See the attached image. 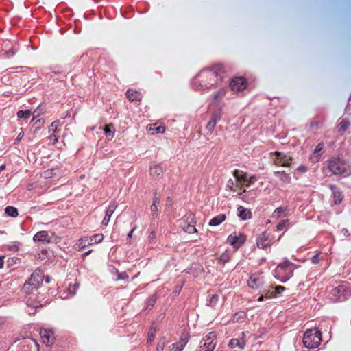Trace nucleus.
Segmentation results:
<instances>
[{"label": "nucleus", "instance_id": "nucleus-1", "mask_svg": "<svg viewBox=\"0 0 351 351\" xmlns=\"http://www.w3.org/2000/svg\"><path fill=\"white\" fill-rule=\"evenodd\" d=\"M320 341L321 333L316 328L308 329L304 332L303 343L306 348H317Z\"/></svg>", "mask_w": 351, "mask_h": 351}, {"label": "nucleus", "instance_id": "nucleus-2", "mask_svg": "<svg viewBox=\"0 0 351 351\" xmlns=\"http://www.w3.org/2000/svg\"><path fill=\"white\" fill-rule=\"evenodd\" d=\"M44 278V274L43 272L40 270L35 271L28 283H26L23 286V290L27 293H30V289L31 287H32V289H36L40 284L43 282Z\"/></svg>", "mask_w": 351, "mask_h": 351}, {"label": "nucleus", "instance_id": "nucleus-3", "mask_svg": "<svg viewBox=\"0 0 351 351\" xmlns=\"http://www.w3.org/2000/svg\"><path fill=\"white\" fill-rule=\"evenodd\" d=\"M234 177L236 178L237 186L240 189H243V191L245 192L244 188L250 186L254 182V178L249 176L246 173L240 171H234Z\"/></svg>", "mask_w": 351, "mask_h": 351}, {"label": "nucleus", "instance_id": "nucleus-4", "mask_svg": "<svg viewBox=\"0 0 351 351\" xmlns=\"http://www.w3.org/2000/svg\"><path fill=\"white\" fill-rule=\"evenodd\" d=\"M186 342L187 338L183 337L181 338L180 341L169 344L167 348H166L169 342L162 341L158 343L157 351H182Z\"/></svg>", "mask_w": 351, "mask_h": 351}, {"label": "nucleus", "instance_id": "nucleus-5", "mask_svg": "<svg viewBox=\"0 0 351 351\" xmlns=\"http://www.w3.org/2000/svg\"><path fill=\"white\" fill-rule=\"evenodd\" d=\"M246 241V236L240 232H234L227 237L228 243L235 250L240 248Z\"/></svg>", "mask_w": 351, "mask_h": 351}, {"label": "nucleus", "instance_id": "nucleus-6", "mask_svg": "<svg viewBox=\"0 0 351 351\" xmlns=\"http://www.w3.org/2000/svg\"><path fill=\"white\" fill-rule=\"evenodd\" d=\"M328 168L335 174H341L346 171L348 166L338 158L331 159L328 163Z\"/></svg>", "mask_w": 351, "mask_h": 351}, {"label": "nucleus", "instance_id": "nucleus-7", "mask_svg": "<svg viewBox=\"0 0 351 351\" xmlns=\"http://www.w3.org/2000/svg\"><path fill=\"white\" fill-rule=\"evenodd\" d=\"M43 342L47 346L52 345L56 339L55 332L52 329L44 328L40 331Z\"/></svg>", "mask_w": 351, "mask_h": 351}, {"label": "nucleus", "instance_id": "nucleus-8", "mask_svg": "<svg viewBox=\"0 0 351 351\" xmlns=\"http://www.w3.org/2000/svg\"><path fill=\"white\" fill-rule=\"evenodd\" d=\"M230 86L233 91L239 92L246 88L247 82L244 78L236 77L230 82Z\"/></svg>", "mask_w": 351, "mask_h": 351}, {"label": "nucleus", "instance_id": "nucleus-9", "mask_svg": "<svg viewBox=\"0 0 351 351\" xmlns=\"http://www.w3.org/2000/svg\"><path fill=\"white\" fill-rule=\"evenodd\" d=\"M271 243V239H270L269 234L264 232H263L257 239V246L259 248L264 249L266 247L269 246Z\"/></svg>", "mask_w": 351, "mask_h": 351}, {"label": "nucleus", "instance_id": "nucleus-10", "mask_svg": "<svg viewBox=\"0 0 351 351\" xmlns=\"http://www.w3.org/2000/svg\"><path fill=\"white\" fill-rule=\"evenodd\" d=\"M276 158L274 159V163L276 165L282 166V167H289L290 163L289 160L291 159V158L287 156H282V154L279 152L276 153Z\"/></svg>", "mask_w": 351, "mask_h": 351}, {"label": "nucleus", "instance_id": "nucleus-11", "mask_svg": "<svg viewBox=\"0 0 351 351\" xmlns=\"http://www.w3.org/2000/svg\"><path fill=\"white\" fill-rule=\"evenodd\" d=\"M285 289V288L284 287L280 285L276 287H271L265 293V298H276L278 294L282 293Z\"/></svg>", "mask_w": 351, "mask_h": 351}, {"label": "nucleus", "instance_id": "nucleus-12", "mask_svg": "<svg viewBox=\"0 0 351 351\" xmlns=\"http://www.w3.org/2000/svg\"><path fill=\"white\" fill-rule=\"evenodd\" d=\"M263 284L260 277L257 275H252L247 281V285L252 289H258Z\"/></svg>", "mask_w": 351, "mask_h": 351}, {"label": "nucleus", "instance_id": "nucleus-13", "mask_svg": "<svg viewBox=\"0 0 351 351\" xmlns=\"http://www.w3.org/2000/svg\"><path fill=\"white\" fill-rule=\"evenodd\" d=\"M147 130L154 133L162 134L165 132V127L163 125H158V123L149 124L147 126Z\"/></svg>", "mask_w": 351, "mask_h": 351}, {"label": "nucleus", "instance_id": "nucleus-14", "mask_svg": "<svg viewBox=\"0 0 351 351\" xmlns=\"http://www.w3.org/2000/svg\"><path fill=\"white\" fill-rule=\"evenodd\" d=\"M237 215L243 220L250 219L252 217L250 210L243 206L237 208Z\"/></svg>", "mask_w": 351, "mask_h": 351}, {"label": "nucleus", "instance_id": "nucleus-15", "mask_svg": "<svg viewBox=\"0 0 351 351\" xmlns=\"http://www.w3.org/2000/svg\"><path fill=\"white\" fill-rule=\"evenodd\" d=\"M34 241L50 242V236L46 231H40L36 233L34 237Z\"/></svg>", "mask_w": 351, "mask_h": 351}, {"label": "nucleus", "instance_id": "nucleus-16", "mask_svg": "<svg viewBox=\"0 0 351 351\" xmlns=\"http://www.w3.org/2000/svg\"><path fill=\"white\" fill-rule=\"evenodd\" d=\"M226 219V216L225 214H220L213 219H211L209 221V226H217L222 223Z\"/></svg>", "mask_w": 351, "mask_h": 351}, {"label": "nucleus", "instance_id": "nucleus-17", "mask_svg": "<svg viewBox=\"0 0 351 351\" xmlns=\"http://www.w3.org/2000/svg\"><path fill=\"white\" fill-rule=\"evenodd\" d=\"M220 119V114L219 113H215L213 114L210 121L207 124V128L209 131H213L215 128L217 123Z\"/></svg>", "mask_w": 351, "mask_h": 351}, {"label": "nucleus", "instance_id": "nucleus-18", "mask_svg": "<svg viewBox=\"0 0 351 351\" xmlns=\"http://www.w3.org/2000/svg\"><path fill=\"white\" fill-rule=\"evenodd\" d=\"M127 97L131 101H138L141 99V94L134 90H129L127 93Z\"/></svg>", "mask_w": 351, "mask_h": 351}, {"label": "nucleus", "instance_id": "nucleus-19", "mask_svg": "<svg viewBox=\"0 0 351 351\" xmlns=\"http://www.w3.org/2000/svg\"><path fill=\"white\" fill-rule=\"evenodd\" d=\"M322 149H323V145L319 143L317 145V147L315 149L314 153L311 156V160L313 162H317L319 160V157L322 154Z\"/></svg>", "mask_w": 351, "mask_h": 351}, {"label": "nucleus", "instance_id": "nucleus-20", "mask_svg": "<svg viewBox=\"0 0 351 351\" xmlns=\"http://www.w3.org/2000/svg\"><path fill=\"white\" fill-rule=\"evenodd\" d=\"M104 132L106 136L108 141H111L114 134V130L113 129L112 125L108 124L104 127Z\"/></svg>", "mask_w": 351, "mask_h": 351}, {"label": "nucleus", "instance_id": "nucleus-21", "mask_svg": "<svg viewBox=\"0 0 351 351\" xmlns=\"http://www.w3.org/2000/svg\"><path fill=\"white\" fill-rule=\"evenodd\" d=\"M26 346L29 350H25V351H38V345L37 342L32 339L25 341Z\"/></svg>", "mask_w": 351, "mask_h": 351}, {"label": "nucleus", "instance_id": "nucleus-22", "mask_svg": "<svg viewBox=\"0 0 351 351\" xmlns=\"http://www.w3.org/2000/svg\"><path fill=\"white\" fill-rule=\"evenodd\" d=\"M215 257L221 263H226L229 260V254L228 250H225L223 253H216Z\"/></svg>", "mask_w": 351, "mask_h": 351}, {"label": "nucleus", "instance_id": "nucleus-23", "mask_svg": "<svg viewBox=\"0 0 351 351\" xmlns=\"http://www.w3.org/2000/svg\"><path fill=\"white\" fill-rule=\"evenodd\" d=\"M286 215H287V213H286V210L285 209H283L282 208H278L277 209H276L274 211V213L272 214V217L274 218L278 219V218L285 216Z\"/></svg>", "mask_w": 351, "mask_h": 351}, {"label": "nucleus", "instance_id": "nucleus-24", "mask_svg": "<svg viewBox=\"0 0 351 351\" xmlns=\"http://www.w3.org/2000/svg\"><path fill=\"white\" fill-rule=\"evenodd\" d=\"M57 176V170L56 169H49L44 171L42 173V176L45 179H49Z\"/></svg>", "mask_w": 351, "mask_h": 351}, {"label": "nucleus", "instance_id": "nucleus-25", "mask_svg": "<svg viewBox=\"0 0 351 351\" xmlns=\"http://www.w3.org/2000/svg\"><path fill=\"white\" fill-rule=\"evenodd\" d=\"M5 213L12 217H16L18 216V210L15 207L8 206L5 210Z\"/></svg>", "mask_w": 351, "mask_h": 351}, {"label": "nucleus", "instance_id": "nucleus-26", "mask_svg": "<svg viewBox=\"0 0 351 351\" xmlns=\"http://www.w3.org/2000/svg\"><path fill=\"white\" fill-rule=\"evenodd\" d=\"M229 346L232 348H235L238 347L239 349L241 350L244 348V343L243 342L239 341L238 339H232L230 343Z\"/></svg>", "mask_w": 351, "mask_h": 351}, {"label": "nucleus", "instance_id": "nucleus-27", "mask_svg": "<svg viewBox=\"0 0 351 351\" xmlns=\"http://www.w3.org/2000/svg\"><path fill=\"white\" fill-rule=\"evenodd\" d=\"M162 173V168L158 165H154L150 168V174L152 176H158Z\"/></svg>", "mask_w": 351, "mask_h": 351}, {"label": "nucleus", "instance_id": "nucleus-28", "mask_svg": "<svg viewBox=\"0 0 351 351\" xmlns=\"http://www.w3.org/2000/svg\"><path fill=\"white\" fill-rule=\"evenodd\" d=\"M32 114V112L30 110H19L17 112V117L19 118H23V119H28Z\"/></svg>", "mask_w": 351, "mask_h": 351}, {"label": "nucleus", "instance_id": "nucleus-29", "mask_svg": "<svg viewBox=\"0 0 351 351\" xmlns=\"http://www.w3.org/2000/svg\"><path fill=\"white\" fill-rule=\"evenodd\" d=\"M333 197L335 204H339L341 200V194L339 191H333Z\"/></svg>", "mask_w": 351, "mask_h": 351}, {"label": "nucleus", "instance_id": "nucleus-30", "mask_svg": "<svg viewBox=\"0 0 351 351\" xmlns=\"http://www.w3.org/2000/svg\"><path fill=\"white\" fill-rule=\"evenodd\" d=\"M288 225L289 221L287 220L283 221L277 226V230L278 231H282L284 229H286L288 227Z\"/></svg>", "mask_w": 351, "mask_h": 351}, {"label": "nucleus", "instance_id": "nucleus-31", "mask_svg": "<svg viewBox=\"0 0 351 351\" xmlns=\"http://www.w3.org/2000/svg\"><path fill=\"white\" fill-rule=\"evenodd\" d=\"M44 123H45L44 120L42 119H40L36 120L34 123V126H35L36 128L38 130V129L40 128L44 125Z\"/></svg>", "mask_w": 351, "mask_h": 351}, {"label": "nucleus", "instance_id": "nucleus-32", "mask_svg": "<svg viewBox=\"0 0 351 351\" xmlns=\"http://www.w3.org/2000/svg\"><path fill=\"white\" fill-rule=\"evenodd\" d=\"M207 350L205 351H213L215 349V344H213L212 341L207 343Z\"/></svg>", "mask_w": 351, "mask_h": 351}, {"label": "nucleus", "instance_id": "nucleus-33", "mask_svg": "<svg viewBox=\"0 0 351 351\" xmlns=\"http://www.w3.org/2000/svg\"><path fill=\"white\" fill-rule=\"evenodd\" d=\"M110 214H109L108 213H106L105 217L103 219V223L104 224H107L109 221H110Z\"/></svg>", "mask_w": 351, "mask_h": 351}, {"label": "nucleus", "instance_id": "nucleus-34", "mask_svg": "<svg viewBox=\"0 0 351 351\" xmlns=\"http://www.w3.org/2000/svg\"><path fill=\"white\" fill-rule=\"evenodd\" d=\"M19 245L17 244L12 245L9 247V250L11 251H17L19 250Z\"/></svg>", "mask_w": 351, "mask_h": 351}, {"label": "nucleus", "instance_id": "nucleus-35", "mask_svg": "<svg viewBox=\"0 0 351 351\" xmlns=\"http://www.w3.org/2000/svg\"><path fill=\"white\" fill-rule=\"evenodd\" d=\"M186 232H189V233H191L192 231L196 232V229L193 226H189L188 229L186 230Z\"/></svg>", "mask_w": 351, "mask_h": 351}, {"label": "nucleus", "instance_id": "nucleus-36", "mask_svg": "<svg viewBox=\"0 0 351 351\" xmlns=\"http://www.w3.org/2000/svg\"><path fill=\"white\" fill-rule=\"evenodd\" d=\"M4 264V256H0V269L3 267Z\"/></svg>", "mask_w": 351, "mask_h": 351}, {"label": "nucleus", "instance_id": "nucleus-37", "mask_svg": "<svg viewBox=\"0 0 351 351\" xmlns=\"http://www.w3.org/2000/svg\"><path fill=\"white\" fill-rule=\"evenodd\" d=\"M153 339H154L153 332H152V331H150L149 333V336H148V341H152Z\"/></svg>", "mask_w": 351, "mask_h": 351}, {"label": "nucleus", "instance_id": "nucleus-38", "mask_svg": "<svg viewBox=\"0 0 351 351\" xmlns=\"http://www.w3.org/2000/svg\"><path fill=\"white\" fill-rule=\"evenodd\" d=\"M151 209L152 212L157 211V205L154 203L153 205H152Z\"/></svg>", "mask_w": 351, "mask_h": 351}, {"label": "nucleus", "instance_id": "nucleus-39", "mask_svg": "<svg viewBox=\"0 0 351 351\" xmlns=\"http://www.w3.org/2000/svg\"><path fill=\"white\" fill-rule=\"evenodd\" d=\"M217 298H218V296H217V295H213V298H212V300H211V301H212V302H215V301H217Z\"/></svg>", "mask_w": 351, "mask_h": 351}, {"label": "nucleus", "instance_id": "nucleus-40", "mask_svg": "<svg viewBox=\"0 0 351 351\" xmlns=\"http://www.w3.org/2000/svg\"><path fill=\"white\" fill-rule=\"evenodd\" d=\"M5 169V165H2L0 166V171H3Z\"/></svg>", "mask_w": 351, "mask_h": 351}, {"label": "nucleus", "instance_id": "nucleus-41", "mask_svg": "<svg viewBox=\"0 0 351 351\" xmlns=\"http://www.w3.org/2000/svg\"><path fill=\"white\" fill-rule=\"evenodd\" d=\"M24 135V133L23 132H21L19 135H18V138L21 139Z\"/></svg>", "mask_w": 351, "mask_h": 351}, {"label": "nucleus", "instance_id": "nucleus-42", "mask_svg": "<svg viewBox=\"0 0 351 351\" xmlns=\"http://www.w3.org/2000/svg\"><path fill=\"white\" fill-rule=\"evenodd\" d=\"M264 298H265V296H264V295H261V296H260V297H259V298H258V300L259 302H262V301L264 300Z\"/></svg>", "mask_w": 351, "mask_h": 351}, {"label": "nucleus", "instance_id": "nucleus-43", "mask_svg": "<svg viewBox=\"0 0 351 351\" xmlns=\"http://www.w3.org/2000/svg\"><path fill=\"white\" fill-rule=\"evenodd\" d=\"M213 337H214V335L210 334V337L208 338V340H209L210 339H211Z\"/></svg>", "mask_w": 351, "mask_h": 351}, {"label": "nucleus", "instance_id": "nucleus-44", "mask_svg": "<svg viewBox=\"0 0 351 351\" xmlns=\"http://www.w3.org/2000/svg\"><path fill=\"white\" fill-rule=\"evenodd\" d=\"M97 237H99V241H101V240H102V236H101V235H99V236H97Z\"/></svg>", "mask_w": 351, "mask_h": 351}, {"label": "nucleus", "instance_id": "nucleus-45", "mask_svg": "<svg viewBox=\"0 0 351 351\" xmlns=\"http://www.w3.org/2000/svg\"><path fill=\"white\" fill-rule=\"evenodd\" d=\"M51 127H52V128H53V127H55V128H56V124L53 123H52V124H51Z\"/></svg>", "mask_w": 351, "mask_h": 351}, {"label": "nucleus", "instance_id": "nucleus-46", "mask_svg": "<svg viewBox=\"0 0 351 351\" xmlns=\"http://www.w3.org/2000/svg\"><path fill=\"white\" fill-rule=\"evenodd\" d=\"M282 267H283V266H282V265L279 266V267H278V270H279L280 269H281V268H282Z\"/></svg>", "mask_w": 351, "mask_h": 351}, {"label": "nucleus", "instance_id": "nucleus-47", "mask_svg": "<svg viewBox=\"0 0 351 351\" xmlns=\"http://www.w3.org/2000/svg\"><path fill=\"white\" fill-rule=\"evenodd\" d=\"M46 281H47V282H49V278H48V277H47V278H46Z\"/></svg>", "mask_w": 351, "mask_h": 351}, {"label": "nucleus", "instance_id": "nucleus-48", "mask_svg": "<svg viewBox=\"0 0 351 351\" xmlns=\"http://www.w3.org/2000/svg\"><path fill=\"white\" fill-rule=\"evenodd\" d=\"M81 243H82V241H80V243H78V245H80Z\"/></svg>", "mask_w": 351, "mask_h": 351}, {"label": "nucleus", "instance_id": "nucleus-49", "mask_svg": "<svg viewBox=\"0 0 351 351\" xmlns=\"http://www.w3.org/2000/svg\"><path fill=\"white\" fill-rule=\"evenodd\" d=\"M81 243H82V241H80V243H78V245H80Z\"/></svg>", "mask_w": 351, "mask_h": 351}]
</instances>
